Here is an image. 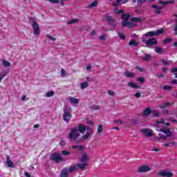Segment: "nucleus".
Returning a JSON list of instances; mask_svg holds the SVG:
<instances>
[{
	"mask_svg": "<svg viewBox=\"0 0 177 177\" xmlns=\"http://www.w3.org/2000/svg\"><path fill=\"white\" fill-rule=\"evenodd\" d=\"M88 86H89V83H88V82H84L80 84L81 89H85L86 88H88Z\"/></svg>",
	"mask_w": 177,
	"mask_h": 177,
	"instance_id": "nucleus-25",
	"label": "nucleus"
},
{
	"mask_svg": "<svg viewBox=\"0 0 177 177\" xmlns=\"http://www.w3.org/2000/svg\"><path fill=\"white\" fill-rule=\"evenodd\" d=\"M50 158L53 161H55L57 164H59V162H62V161H63V158L62 156H60V155H59V153H57L51 154Z\"/></svg>",
	"mask_w": 177,
	"mask_h": 177,
	"instance_id": "nucleus-4",
	"label": "nucleus"
},
{
	"mask_svg": "<svg viewBox=\"0 0 177 177\" xmlns=\"http://www.w3.org/2000/svg\"><path fill=\"white\" fill-rule=\"evenodd\" d=\"M122 27H129L130 28H133V27H136V24L127 21H123L122 22Z\"/></svg>",
	"mask_w": 177,
	"mask_h": 177,
	"instance_id": "nucleus-9",
	"label": "nucleus"
},
{
	"mask_svg": "<svg viewBox=\"0 0 177 177\" xmlns=\"http://www.w3.org/2000/svg\"><path fill=\"white\" fill-rule=\"evenodd\" d=\"M124 75L127 78H135V77L136 76L135 73L130 72L129 71H126L124 73Z\"/></svg>",
	"mask_w": 177,
	"mask_h": 177,
	"instance_id": "nucleus-12",
	"label": "nucleus"
},
{
	"mask_svg": "<svg viewBox=\"0 0 177 177\" xmlns=\"http://www.w3.org/2000/svg\"><path fill=\"white\" fill-rule=\"evenodd\" d=\"M151 114V111H144L142 113V117H148V115H150Z\"/></svg>",
	"mask_w": 177,
	"mask_h": 177,
	"instance_id": "nucleus-40",
	"label": "nucleus"
},
{
	"mask_svg": "<svg viewBox=\"0 0 177 177\" xmlns=\"http://www.w3.org/2000/svg\"><path fill=\"white\" fill-rule=\"evenodd\" d=\"M151 8H153V9H155V13L156 15H160V13H161V10H160V9H164V6H158L156 4H153L151 6Z\"/></svg>",
	"mask_w": 177,
	"mask_h": 177,
	"instance_id": "nucleus-10",
	"label": "nucleus"
},
{
	"mask_svg": "<svg viewBox=\"0 0 177 177\" xmlns=\"http://www.w3.org/2000/svg\"><path fill=\"white\" fill-rule=\"evenodd\" d=\"M122 0H117L116 2L113 3V6H118V3Z\"/></svg>",
	"mask_w": 177,
	"mask_h": 177,
	"instance_id": "nucleus-57",
	"label": "nucleus"
},
{
	"mask_svg": "<svg viewBox=\"0 0 177 177\" xmlns=\"http://www.w3.org/2000/svg\"><path fill=\"white\" fill-rule=\"evenodd\" d=\"M81 136V133H80V131H78L77 127H74L71 129V132L68 134L69 139H71L72 140H75L76 143H80V140H77Z\"/></svg>",
	"mask_w": 177,
	"mask_h": 177,
	"instance_id": "nucleus-1",
	"label": "nucleus"
},
{
	"mask_svg": "<svg viewBox=\"0 0 177 177\" xmlns=\"http://www.w3.org/2000/svg\"><path fill=\"white\" fill-rule=\"evenodd\" d=\"M142 42H145V44L147 48H150L151 46H155L157 45V39L156 38H151L146 41L145 39H142Z\"/></svg>",
	"mask_w": 177,
	"mask_h": 177,
	"instance_id": "nucleus-2",
	"label": "nucleus"
},
{
	"mask_svg": "<svg viewBox=\"0 0 177 177\" xmlns=\"http://www.w3.org/2000/svg\"><path fill=\"white\" fill-rule=\"evenodd\" d=\"M162 32H164V30L162 29L158 30L156 32H155V35L156 36L160 35V34H162Z\"/></svg>",
	"mask_w": 177,
	"mask_h": 177,
	"instance_id": "nucleus-41",
	"label": "nucleus"
},
{
	"mask_svg": "<svg viewBox=\"0 0 177 177\" xmlns=\"http://www.w3.org/2000/svg\"><path fill=\"white\" fill-rule=\"evenodd\" d=\"M159 115H160V113L158 111H153V117L157 118V117H159Z\"/></svg>",
	"mask_w": 177,
	"mask_h": 177,
	"instance_id": "nucleus-49",
	"label": "nucleus"
},
{
	"mask_svg": "<svg viewBox=\"0 0 177 177\" xmlns=\"http://www.w3.org/2000/svg\"><path fill=\"white\" fill-rule=\"evenodd\" d=\"M106 21H107L109 23H111V21H115V20L113 19L112 18V17H106Z\"/></svg>",
	"mask_w": 177,
	"mask_h": 177,
	"instance_id": "nucleus-48",
	"label": "nucleus"
},
{
	"mask_svg": "<svg viewBox=\"0 0 177 177\" xmlns=\"http://www.w3.org/2000/svg\"><path fill=\"white\" fill-rule=\"evenodd\" d=\"M135 96H136V97H140V96H141L140 93H136L135 94Z\"/></svg>",
	"mask_w": 177,
	"mask_h": 177,
	"instance_id": "nucleus-64",
	"label": "nucleus"
},
{
	"mask_svg": "<svg viewBox=\"0 0 177 177\" xmlns=\"http://www.w3.org/2000/svg\"><path fill=\"white\" fill-rule=\"evenodd\" d=\"M139 44H140V41H136V40H135V39H131L129 42V46L136 47V46H139Z\"/></svg>",
	"mask_w": 177,
	"mask_h": 177,
	"instance_id": "nucleus-14",
	"label": "nucleus"
},
{
	"mask_svg": "<svg viewBox=\"0 0 177 177\" xmlns=\"http://www.w3.org/2000/svg\"><path fill=\"white\" fill-rule=\"evenodd\" d=\"M102 132H103V125L100 124L97 128V133H102Z\"/></svg>",
	"mask_w": 177,
	"mask_h": 177,
	"instance_id": "nucleus-38",
	"label": "nucleus"
},
{
	"mask_svg": "<svg viewBox=\"0 0 177 177\" xmlns=\"http://www.w3.org/2000/svg\"><path fill=\"white\" fill-rule=\"evenodd\" d=\"M140 132L147 138H151L153 136V131L150 129H141Z\"/></svg>",
	"mask_w": 177,
	"mask_h": 177,
	"instance_id": "nucleus-6",
	"label": "nucleus"
},
{
	"mask_svg": "<svg viewBox=\"0 0 177 177\" xmlns=\"http://www.w3.org/2000/svg\"><path fill=\"white\" fill-rule=\"evenodd\" d=\"M77 128V131L80 133H84V132L86 131V126L84 125L83 124H79L78 127Z\"/></svg>",
	"mask_w": 177,
	"mask_h": 177,
	"instance_id": "nucleus-11",
	"label": "nucleus"
},
{
	"mask_svg": "<svg viewBox=\"0 0 177 177\" xmlns=\"http://www.w3.org/2000/svg\"><path fill=\"white\" fill-rule=\"evenodd\" d=\"M172 42V38H167L163 40V44H167Z\"/></svg>",
	"mask_w": 177,
	"mask_h": 177,
	"instance_id": "nucleus-39",
	"label": "nucleus"
},
{
	"mask_svg": "<svg viewBox=\"0 0 177 177\" xmlns=\"http://www.w3.org/2000/svg\"><path fill=\"white\" fill-rule=\"evenodd\" d=\"M89 136H91L90 134L86 133L85 135L82 136V139L86 140L88 139V138H89Z\"/></svg>",
	"mask_w": 177,
	"mask_h": 177,
	"instance_id": "nucleus-52",
	"label": "nucleus"
},
{
	"mask_svg": "<svg viewBox=\"0 0 177 177\" xmlns=\"http://www.w3.org/2000/svg\"><path fill=\"white\" fill-rule=\"evenodd\" d=\"M51 3H59V0H48Z\"/></svg>",
	"mask_w": 177,
	"mask_h": 177,
	"instance_id": "nucleus-56",
	"label": "nucleus"
},
{
	"mask_svg": "<svg viewBox=\"0 0 177 177\" xmlns=\"http://www.w3.org/2000/svg\"><path fill=\"white\" fill-rule=\"evenodd\" d=\"M113 124H118L119 125H121V124H122V121L120 120H113Z\"/></svg>",
	"mask_w": 177,
	"mask_h": 177,
	"instance_id": "nucleus-50",
	"label": "nucleus"
},
{
	"mask_svg": "<svg viewBox=\"0 0 177 177\" xmlns=\"http://www.w3.org/2000/svg\"><path fill=\"white\" fill-rule=\"evenodd\" d=\"M2 63H3V65L4 66V67H10V66H11L10 62L7 61L6 59H3Z\"/></svg>",
	"mask_w": 177,
	"mask_h": 177,
	"instance_id": "nucleus-29",
	"label": "nucleus"
},
{
	"mask_svg": "<svg viewBox=\"0 0 177 177\" xmlns=\"http://www.w3.org/2000/svg\"><path fill=\"white\" fill-rule=\"evenodd\" d=\"M61 74H62V77H64L66 75V71H64V69H62L61 70Z\"/></svg>",
	"mask_w": 177,
	"mask_h": 177,
	"instance_id": "nucleus-59",
	"label": "nucleus"
},
{
	"mask_svg": "<svg viewBox=\"0 0 177 177\" xmlns=\"http://www.w3.org/2000/svg\"><path fill=\"white\" fill-rule=\"evenodd\" d=\"M47 38H48V39H50L51 41H56V38L52 37L50 35H46Z\"/></svg>",
	"mask_w": 177,
	"mask_h": 177,
	"instance_id": "nucleus-45",
	"label": "nucleus"
},
{
	"mask_svg": "<svg viewBox=\"0 0 177 177\" xmlns=\"http://www.w3.org/2000/svg\"><path fill=\"white\" fill-rule=\"evenodd\" d=\"M59 145H60L61 146H66V141H64V140L61 141V142H59Z\"/></svg>",
	"mask_w": 177,
	"mask_h": 177,
	"instance_id": "nucleus-63",
	"label": "nucleus"
},
{
	"mask_svg": "<svg viewBox=\"0 0 177 177\" xmlns=\"http://www.w3.org/2000/svg\"><path fill=\"white\" fill-rule=\"evenodd\" d=\"M171 73H177V68H171Z\"/></svg>",
	"mask_w": 177,
	"mask_h": 177,
	"instance_id": "nucleus-61",
	"label": "nucleus"
},
{
	"mask_svg": "<svg viewBox=\"0 0 177 177\" xmlns=\"http://www.w3.org/2000/svg\"><path fill=\"white\" fill-rule=\"evenodd\" d=\"M174 31H175V35H177V19H176V24H175V26L174 28Z\"/></svg>",
	"mask_w": 177,
	"mask_h": 177,
	"instance_id": "nucleus-51",
	"label": "nucleus"
},
{
	"mask_svg": "<svg viewBox=\"0 0 177 177\" xmlns=\"http://www.w3.org/2000/svg\"><path fill=\"white\" fill-rule=\"evenodd\" d=\"M128 86H129L130 88H133V89H139V88H140V86L137 85L136 84H135L133 82H129L127 83Z\"/></svg>",
	"mask_w": 177,
	"mask_h": 177,
	"instance_id": "nucleus-15",
	"label": "nucleus"
},
{
	"mask_svg": "<svg viewBox=\"0 0 177 177\" xmlns=\"http://www.w3.org/2000/svg\"><path fill=\"white\" fill-rule=\"evenodd\" d=\"M118 35L122 39V41H125L127 39V37L124 35V33H121L120 32H118Z\"/></svg>",
	"mask_w": 177,
	"mask_h": 177,
	"instance_id": "nucleus-30",
	"label": "nucleus"
},
{
	"mask_svg": "<svg viewBox=\"0 0 177 177\" xmlns=\"http://www.w3.org/2000/svg\"><path fill=\"white\" fill-rule=\"evenodd\" d=\"M62 153L64 156H69L70 154V151H62Z\"/></svg>",
	"mask_w": 177,
	"mask_h": 177,
	"instance_id": "nucleus-53",
	"label": "nucleus"
},
{
	"mask_svg": "<svg viewBox=\"0 0 177 177\" xmlns=\"http://www.w3.org/2000/svg\"><path fill=\"white\" fill-rule=\"evenodd\" d=\"M161 132H163V133H165L167 136H171L172 135V133H171V130L169 129H161Z\"/></svg>",
	"mask_w": 177,
	"mask_h": 177,
	"instance_id": "nucleus-22",
	"label": "nucleus"
},
{
	"mask_svg": "<svg viewBox=\"0 0 177 177\" xmlns=\"http://www.w3.org/2000/svg\"><path fill=\"white\" fill-rule=\"evenodd\" d=\"M163 51H164V50L162 49V48L159 47V46L155 47V52L156 53H158L159 55H162Z\"/></svg>",
	"mask_w": 177,
	"mask_h": 177,
	"instance_id": "nucleus-23",
	"label": "nucleus"
},
{
	"mask_svg": "<svg viewBox=\"0 0 177 177\" xmlns=\"http://www.w3.org/2000/svg\"><path fill=\"white\" fill-rule=\"evenodd\" d=\"M144 37H156V32L154 31H151V32H147V33L145 34Z\"/></svg>",
	"mask_w": 177,
	"mask_h": 177,
	"instance_id": "nucleus-26",
	"label": "nucleus"
},
{
	"mask_svg": "<svg viewBox=\"0 0 177 177\" xmlns=\"http://www.w3.org/2000/svg\"><path fill=\"white\" fill-rule=\"evenodd\" d=\"M171 84L172 85H176V84H177V80H171Z\"/></svg>",
	"mask_w": 177,
	"mask_h": 177,
	"instance_id": "nucleus-62",
	"label": "nucleus"
},
{
	"mask_svg": "<svg viewBox=\"0 0 177 177\" xmlns=\"http://www.w3.org/2000/svg\"><path fill=\"white\" fill-rule=\"evenodd\" d=\"M32 27L33 28V34L36 37H38L39 34L41 33V30L39 29V25H38V23L37 21H33L32 23Z\"/></svg>",
	"mask_w": 177,
	"mask_h": 177,
	"instance_id": "nucleus-3",
	"label": "nucleus"
},
{
	"mask_svg": "<svg viewBox=\"0 0 177 177\" xmlns=\"http://www.w3.org/2000/svg\"><path fill=\"white\" fill-rule=\"evenodd\" d=\"M131 21H133L134 23H139V21H142V19H140L138 17H133L131 19Z\"/></svg>",
	"mask_w": 177,
	"mask_h": 177,
	"instance_id": "nucleus-34",
	"label": "nucleus"
},
{
	"mask_svg": "<svg viewBox=\"0 0 177 177\" xmlns=\"http://www.w3.org/2000/svg\"><path fill=\"white\" fill-rule=\"evenodd\" d=\"M77 167L82 171H84V169H86V167H88V163H78Z\"/></svg>",
	"mask_w": 177,
	"mask_h": 177,
	"instance_id": "nucleus-19",
	"label": "nucleus"
},
{
	"mask_svg": "<svg viewBox=\"0 0 177 177\" xmlns=\"http://www.w3.org/2000/svg\"><path fill=\"white\" fill-rule=\"evenodd\" d=\"M6 75H8V73L6 71H3L0 73V82L3 80V78H5V77H6Z\"/></svg>",
	"mask_w": 177,
	"mask_h": 177,
	"instance_id": "nucleus-28",
	"label": "nucleus"
},
{
	"mask_svg": "<svg viewBox=\"0 0 177 177\" xmlns=\"http://www.w3.org/2000/svg\"><path fill=\"white\" fill-rule=\"evenodd\" d=\"M68 175V169L67 168H64L61 171L60 176L61 177H67Z\"/></svg>",
	"mask_w": 177,
	"mask_h": 177,
	"instance_id": "nucleus-18",
	"label": "nucleus"
},
{
	"mask_svg": "<svg viewBox=\"0 0 177 177\" xmlns=\"http://www.w3.org/2000/svg\"><path fill=\"white\" fill-rule=\"evenodd\" d=\"M172 89V86H164L163 91H171Z\"/></svg>",
	"mask_w": 177,
	"mask_h": 177,
	"instance_id": "nucleus-42",
	"label": "nucleus"
},
{
	"mask_svg": "<svg viewBox=\"0 0 177 177\" xmlns=\"http://www.w3.org/2000/svg\"><path fill=\"white\" fill-rule=\"evenodd\" d=\"M159 138L160 139H162L163 140H165V139H167V136L159 133Z\"/></svg>",
	"mask_w": 177,
	"mask_h": 177,
	"instance_id": "nucleus-46",
	"label": "nucleus"
},
{
	"mask_svg": "<svg viewBox=\"0 0 177 177\" xmlns=\"http://www.w3.org/2000/svg\"><path fill=\"white\" fill-rule=\"evenodd\" d=\"M140 59L144 62H150V60H151V55L145 54L144 57H140Z\"/></svg>",
	"mask_w": 177,
	"mask_h": 177,
	"instance_id": "nucleus-17",
	"label": "nucleus"
},
{
	"mask_svg": "<svg viewBox=\"0 0 177 177\" xmlns=\"http://www.w3.org/2000/svg\"><path fill=\"white\" fill-rule=\"evenodd\" d=\"M108 93L111 96H114L115 95V93H114V91H108Z\"/></svg>",
	"mask_w": 177,
	"mask_h": 177,
	"instance_id": "nucleus-58",
	"label": "nucleus"
},
{
	"mask_svg": "<svg viewBox=\"0 0 177 177\" xmlns=\"http://www.w3.org/2000/svg\"><path fill=\"white\" fill-rule=\"evenodd\" d=\"M53 95H55V91H48L46 93V96L47 97H50L53 96Z\"/></svg>",
	"mask_w": 177,
	"mask_h": 177,
	"instance_id": "nucleus-32",
	"label": "nucleus"
},
{
	"mask_svg": "<svg viewBox=\"0 0 177 177\" xmlns=\"http://www.w3.org/2000/svg\"><path fill=\"white\" fill-rule=\"evenodd\" d=\"M78 167L77 165L71 166L68 170V172L70 174L71 172H74V171H77Z\"/></svg>",
	"mask_w": 177,
	"mask_h": 177,
	"instance_id": "nucleus-24",
	"label": "nucleus"
},
{
	"mask_svg": "<svg viewBox=\"0 0 177 177\" xmlns=\"http://www.w3.org/2000/svg\"><path fill=\"white\" fill-rule=\"evenodd\" d=\"M137 81H138V82H140L141 84H143V83H145L146 82V80L143 77H139L137 79Z\"/></svg>",
	"mask_w": 177,
	"mask_h": 177,
	"instance_id": "nucleus-35",
	"label": "nucleus"
},
{
	"mask_svg": "<svg viewBox=\"0 0 177 177\" xmlns=\"http://www.w3.org/2000/svg\"><path fill=\"white\" fill-rule=\"evenodd\" d=\"M158 175H159V176H162V177H172V176H174V174H172L171 172H168L165 170H162V171H160L159 173H158Z\"/></svg>",
	"mask_w": 177,
	"mask_h": 177,
	"instance_id": "nucleus-7",
	"label": "nucleus"
},
{
	"mask_svg": "<svg viewBox=\"0 0 177 177\" xmlns=\"http://www.w3.org/2000/svg\"><path fill=\"white\" fill-rule=\"evenodd\" d=\"M149 171H151V168H150L149 165L140 166L138 169V172L139 174H145L146 172H149Z\"/></svg>",
	"mask_w": 177,
	"mask_h": 177,
	"instance_id": "nucleus-5",
	"label": "nucleus"
},
{
	"mask_svg": "<svg viewBox=\"0 0 177 177\" xmlns=\"http://www.w3.org/2000/svg\"><path fill=\"white\" fill-rule=\"evenodd\" d=\"M169 106V102H165L162 105L159 106L160 109H165V107H168Z\"/></svg>",
	"mask_w": 177,
	"mask_h": 177,
	"instance_id": "nucleus-36",
	"label": "nucleus"
},
{
	"mask_svg": "<svg viewBox=\"0 0 177 177\" xmlns=\"http://www.w3.org/2000/svg\"><path fill=\"white\" fill-rule=\"evenodd\" d=\"M97 0H95L93 3H90L88 6V9H92V8H96L97 6Z\"/></svg>",
	"mask_w": 177,
	"mask_h": 177,
	"instance_id": "nucleus-20",
	"label": "nucleus"
},
{
	"mask_svg": "<svg viewBox=\"0 0 177 177\" xmlns=\"http://www.w3.org/2000/svg\"><path fill=\"white\" fill-rule=\"evenodd\" d=\"M71 113L68 111H64L63 115V118L66 121V122H70V120H71Z\"/></svg>",
	"mask_w": 177,
	"mask_h": 177,
	"instance_id": "nucleus-8",
	"label": "nucleus"
},
{
	"mask_svg": "<svg viewBox=\"0 0 177 177\" xmlns=\"http://www.w3.org/2000/svg\"><path fill=\"white\" fill-rule=\"evenodd\" d=\"M106 37H107V35H106V34H104L100 36L99 39H100L101 41H104Z\"/></svg>",
	"mask_w": 177,
	"mask_h": 177,
	"instance_id": "nucleus-44",
	"label": "nucleus"
},
{
	"mask_svg": "<svg viewBox=\"0 0 177 177\" xmlns=\"http://www.w3.org/2000/svg\"><path fill=\"white\" fill-rule=\"evenodd\" d=\"M86 133H88V135H92V132H93V130H92V129H91V127L88 126H86Z\"/></svg>",
	"mask_w": 177,
	"mask_h": 177,
	"instance_id": "nucleus-33",
	"label": "nucleus"
},
{
	"mask_svg": "<svg viewBox=\"0 0 177 177\" xmlns=\"http://www.w3.org/2000/svg\"><path fill=\"white\" fill-rule=\"evenodd\" d=\"M129 17H131V15H129V14L122 15V19L123 21H127V20H129Z\"/></svg>",
	"mask_w": 177,
	"mask_h": 177,
	"instance_id": "nucleus-27",
	"label": "nucleus"
},
{
	"mask_svg": "<svg viewBox=\"0 0 177 177\" xmlns=\"http://www.w3.org/2000/svg\"><path fill=\"white\" fill-rule=\"evenodd\" d=\"M162 63H163V64H165V66H169V62H168V61L165 60V59H162Z\"/></svg>",
	"mask_w": 177,
	"mask_h": 177,
	"instance_id": "nucleus-54",
	"label": "nucleus"
},
{
	"mask_svg": "<svg viewBox=\"0 0 177 177\" xmlns=\"http://www.w3.org/2000/svg\"><path fill=\"white\" fill-rule=\"evenodd\" d=\"M156 76H157L158 78H163V77H165L164 74H162V73L157 74Z\"/></svg>",
	"mask_w": 177,
	"mask_h": 177,
	"instance_id": "nucleus-60",
	"label": "nucleus"
},
{
	"mask_svg": "<svg viewBox=\"0 0 177 177\" xmlns=\"http://www.w3.org/2000/svg\"><path fill=\"white\" fill-rule=\"evenodd\" d=\"M6 163L9 168H13L14 164H13V162H12V160H10V156H6Z\"/></svg>",
	"mask_w": 177,
	"mask_h": 177,
	"instance_id": "nucleus-16",
	"label": "nucleus"
},
{
	"mask_svg": "<svg viewBox=\"0 0 177 177\" xmlns=\"http://www.w3.org/2000/svg\"><path fill=\"white\" fill-rule=\"evenodd\" d=\"M80 161H82V162H86V161H88V154L86 153H84Z\"/></svg>",
	"mask_w": 177,
	"mask_h": 177,
	"instance_id": "nucleus-21",
	"label": "nucleus"
},
{
	"mask_svg": "<svg viewBox=\"0 0 177 177\" xmlns=\"http://www.w3.org/2000/svg\"><path fill=\"white\" fill-rule=\"evenodd\" d=\"M68 100L71 104H78V103H80V100L74 97H70Z\"/></svg>",
	"mask_w": 177,
	"mask_h": 177,
	"instance_id": "nucleus-13",
	"label": "nucleus"
},
{
	"mask_svg": "<svg viewBox=\"0 0 177 177\" xmlns=\"http://www.w3.org/2000/svg\"><path fill=\"white\" fill-rule=\"evenodd\" d=\"M75 23H78V19H71L67 22V24H75Z\"/></svg>",
	"mask_w": 177,
	"mask_h": 177,
	"instance_id": "nucleus-37",
	"label": "nucleus"
},
{
	"mask_svg": "<svg viewBox=\"0 0 177 177\" xmlns=\"http://www.w3.org/2000/svg\"><path fill=\"white\" fill-rule=\"evenodd\" d=\"M159 3L161 5H168L169 3H174V1H162L161 0L158 1Z\"/></svg>",
	"mask_w": 177,
	"mask_h": 177,
	"instance_id": "nucleus-31",
	"label": "nucleus"
},
{
	"mask_svg": "<svg viewBox=\"0 0 177 177\" xmlns=\"http://www.w3.org/2000/svg\"><path fill=\"white\" fill-rule=\"evenodd\" d=\"M147 2V0H137V3L138 5H142L143 3H146Z\"/></svg>",
	"mask_w": 177,
	"mask_h": 177,
	"instance_id": "nucleus-43",
	"label": "nucleus"
},
{
	"mask_svg": "<svg viewBox=\"0 0 177 177\" xmlns=\"http://www.w3.org/2000/svg\"><path fill=\"white\" fill-rule=\"evenodd\" d=\"M109 23L110 26L113 27V28H115V27L117 26V25L115 24V21H112L111 22H109Z\"/></svg>",
	"mask_w": 177,
	"mask_h": 177,
	"instance_id": "nucleus-47",
	"label": "nucleus"
},
{
	"mask_svg": "<svg viewBox=\"0 0 177 177\" xmlns=\"http://www.w3.org/2000/svg\"><path fill=\"white\" fill-rule=\"evenodd\" d=\"M156 124H157V125H158L159 124H165V121H164V120H158V121H156Z\"/></svg>",
	"mask_w": 177,
	"mask_h": 177,
	"instance_id": "nucleus-55",
	"label": "nucleus"
}]
</instances>
